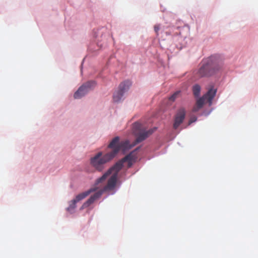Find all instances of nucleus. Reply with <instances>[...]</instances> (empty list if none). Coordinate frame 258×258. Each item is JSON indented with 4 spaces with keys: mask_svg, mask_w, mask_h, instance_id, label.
<instances>
[{
    "mask_svg": "<svg viewBox=\"0 0 258 258\" xmlns=\"http://www.w3.org/2000/svg\"><path fill=\"white\" fill-rule=\"evenodd\" d=\"M77 202L73 200L70 202L69 206L67 208V211L72 212L76 207Z\"/></svg>",
    "mask_w": 258,
    "mask_h": 258,
    "instance_id": "nucleus-13",
    "label": "nucleus"
},
{
    "mask_svg": "<svg viewBox=\"0 0 258 258\" xmlns=\"http://www.w3.org/2000/svg\"><path fill=\"white\" fill-rule=\"evenodd\" d=\"M222 67V60L218 55H212L204 59L197 72L200 78L210 77L216 74Z\"/></svg>",
    "mask_w": 258,
    "mask_h": 258,
    "instance_id": "nucleus-2",
    "label": "nucleus"
},
{
    "mask_svg": "<svg viewBox=\"0 0 258 258\" xmlns=\"http://www.w3.org/2000/svg\"><path fill=\"white\" fill-rule=\"evenodd\" d=\"M180 93V91H177L175 93H174L172 95H171L169 99L172 101H174L175 99L177 98V97L179 95Z\"/></svg>",
    "mask_w": 258,
    "mask_h": 258,
    "instance_id": "nucleus-14",
    "label": "nucleus"
},
{
    "mask_svg": "<svg viewBox=\"0 0 258 258\" xmlns=\"http://www.w3.org/2000/svg\"><path fill=\"white\" fill-rule=\"evenodd\" d=\"M128 158V156L124 157L121 160L116 162L112 167L109 169L101 177L96 181V184H98L105 181L106 178L111 175L108 179L107 184L102 189L95 192L90 198L85 202L80 208L83 210L92 204L95 201L99 199L103 192L113 190L116 185L118 172L123 166V162H125Z\"/></svg>",
    "mask_w": 258,
    "mask_h": 258,
    "instance_id": "nucleus-1",
    "label": "nucleus"
},
{
    "mask_svg": "<svg viewBox=\"0 0 258 258\" xmlns=\"http://www.w3.org/2000/svg\"><path fill=\"white\" fill-rule=\"evenodd\" d=\"M185 116V110L184 108H180L175 115L173 127L177 129L180 124L183 122Z\"/></svg>",
    "mask_w": 258,
    "mask_h": 258,
    "instance_id": "nucleus-8",
    "label": "nucleus"
},
{
    "mask_svg": "<svg viewBox=\"0 0 258 258\" xmlns=\"http://www.w3.org/2000/svg\"><path fill=\"white\" fill-rule=\"evenodd\" d=\"M160 30V25H156L154 26V30L156 33L157 35H158V31Z\"/></svg>",
    "mask_w": 258,
    "mask_h": 258,
    "instance_id": "nucleus-15",
    "label": "nucleus"
},
{
    "mask_svg": "<svg viewBox=\"0 0 258 258\" xmlns=\"http://www.w3.org/2000/svg\"><path fill=\"white\" fill-rule=\"evenodd\" d=\"M206 101L205 98L203 96L200 98L196 102V106L193 108L192 111L197 112L203 106L204 102Z\"/></svg>",
    "mask_w": 258,
    "mask_h": 258,
    "instance_id": "nucleus-11",
    "label": "nucleus"
},
{
    "mask_svg": "<svg viewBox=\"0 0 258 258\" xmlns=\"http://www.w3.org/2000/svg\"><path fill=\"white\" fill-rule=\"evenodd\" d=\"M196 120H197L196 117L194 116V117H191L189 121V124L192 123V122L196 121Z\"/></svg>",
    "mask_w": 258,
    "mask_h": 258,
    "instance_id": "nucleus-16",
    "label": "nucleus"
},
{
    "mask_svg": "<svg viewBox=\"0 0 258 258\" xmlns=\"http://www.w3.org/2000/svg\"><path fill=\"white\" fill-rule=\"evenodd\" d=\"M154 129H150L146 131L143 127L141 123L138 122L135 123L133 126V131L137 136V139L133 146L145 140L154 132Z\"/></svg>",
    "mask_w": 258,
    "mask_h": 258,
    "instance_id": "nucleus-4",
    "label": "nucleus"
},
{
    "mask_svg": "<svg viewBox=\"0 0 258 258\" xmlns=\"http://www.w3.org/2000/svg\"><path fill=\"white\" fill-rule=\"evenodd\" d=\"M216 93V90L211 88L209 90L207 93L203 96L205 98L206 101L209 103L210 105L212 103V101L215 97Z\"/></svg>",
    "mask_w": 258,
    "mask_h": 258,
    "instance_id": "nucleus-9",
    "label": "nucleus"
},
{
    "mask_svg": "<svg viewBox=\"0 0 258 258\" xmlns=\"http://www.w3.org/2000/svg\"><path fill=\"white\" fill-rule=\"evenodd\" d=\"M95 190V189L94 188H91L84 192H83V193H81V194H80L79 195H78L75 199H74V200L77 202H79V201L82 200L83 199H84V198H85L86 197H87L90 194L91 192L94 191Z\"/></svg>",
    "mask_w": 258,
    "mask_h": 258,
    "instance_id": "nucleus-10",
    "label": "nucleus"
},
{
    "mask_svg": "<svg viewBox=\"0 0 258 258\" xmlns=\"http://www.w3.org/2000/svg\"><path fill=\"white\" fill-rule=\"evenodd\" d=\"M131 84V82L128 80L121 83L118 90L113 93V102H119L121 100L124 93L128 91Z\"/></svg>",
    "mask_w": 258,
    "mask_h": 258,
    "instance_id": "nucleus-6",
    "label": "nucleus"
},
{
    "mask_svg": "<svg viewBox=\"0 0 258 258\" xmlns=\"http://www.w3.org/2000/svg\"><path fill=\"white\" fill-rule=\"evenodd\" d=\"M130 147V142L126 140L119 142V138L116 137L112 139L110 144L108 145V148L112 149L111 152L114 153V157L120 150H125Z\"/></svg>",
    "mask_w": 258,
    "mask_h": 258,
    "instance_id": "nucleus-5",
    "label": "nucleus"
},
{
    "mask_svg": "<svg viewBox=\"0 0 258 258\" xmlns=\"http://www.w3.org/2000/svg\"><path fill=\"white\" fill-rule=\"evenodd\" d=\"M193 94L195 97H198L201 92V87L198 84H196L192 87Z\"/></svg>",
    "mask_w": 258,
    "mask_h": 258,
    "instance_id": "nucleus-12",
    "label": "nucleus"
},
{
    "mask_svg": "<svg viewBox=\"0 0 258 258\" xmlns=\"http://www.w3.org/2000/svg\"><path fill=\"white\" fill-rule=\"evenodd\" d=\"M114 158V153L111 152L102 155L101 152H98L90 160L91 165L97 171H102L105 167V164Z\"/></svg>",
    "mask_w": 258,
    "mask_h": 258,
    "instance_id": "nucleus-3",
    "label": "nucleus"
},
{
    "mask_svg": "<svg viewBox=\"0 0 258 258\" xmlns=\"http://www.w3.org/2000/svg\"><path fill=\"white\" fill-rule=\"evenodd\" d=\"M96 85L94 81H90L82 85L75 93L74 97L75 99H79L86 94L90 90Z\"/></svg>",
    "mask_w": 258,
    "mask_h": 258,
    "instance_id": "nucleus-7",
    "label": "nucleus"
}]
</instances>
